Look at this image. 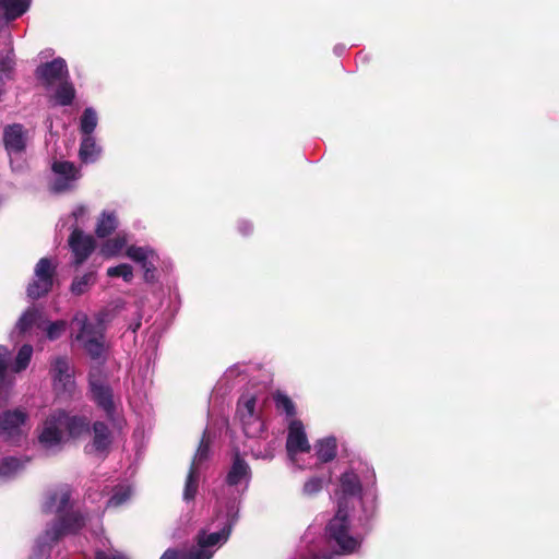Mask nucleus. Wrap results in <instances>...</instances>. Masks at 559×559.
I'll list each match as a JSON object with an SVG mask.
<instances>
[{"mask_svg":"<svg viewBox=\"0 0 559 559\" xmlns=\"http://www.w3.org/2000/svg\"><path fill=\"white\" fill-rule=\"evenodd\" d=\"M251 477L250 465L236 451L217 497L216 514L207 527L200 530L199 547L190 554L191 559H212L216 550L227 543L238 520L240 499L248 490Z\"/></svg>","mask_w":559,"mask_h":559,"instance_id":"nucleus-1","label":"nucleus"},{"mask_svg":"<svg viewBox=\"0 0 559 559\" xmlns=\"http://www.w3.org/2000/svg\"><path fill=\"white\" fill-rule=\"evenodd\" d=\"M43 510L47 514L56 515V519L36 539L29 559H46L60 538L78 533L86 524V516L73 508L71 489L66 485L47 493Z\"/></svg>","mask_w":559,"mask_h":559,"instance_id":"nucleus-2","label":"nucleus"},{"mask_svg":"<svg viewBox=\"0 0 559 559\" xmlns=\"http://www.w3.org/2000/svg\"><path fill=\"white\" fill-rule=\"evenodd\" d=\"M337 510L354 511L359 524L371 522L378 510L376 473L368 465L345 471L335 490Z\"/></svg>","mask_w":559,"mask_h":559,"instance_id":"nucleus-3","label":"nucleus"},{"mask_svg":"<svg viewBox=\"0 0 559 559\" xmlns=\"http://www.w3.org/2000/svg\"><path fill=\"white\" fill-rule=\"evenodd\" d=\"M90 429L86 416L64 409L52 411L39 428L38 442L47 451L59 449L66 438H79Z\"/></svg>","mask_w":559,"mask_h":559,"instance_id":"nucleus-4","label":"nucleus"},{"mask_svg":"<svg viewBox=\"0 0 559 559\" xmlns=\"http://www.w3.org/2000/svg\"><path fill=\"white\" fill-rule=\"evenodd\" d=\"M370 523L359 524L354 516V511L336 510L335 515L325 526L326 540L338 555L356 554L369 531Z\"/></svg>","mask_w":559,"mask_h":559,"instance_id":"nucleus-5","label":"nucleus"},{"mask_svg":"<svg viewBox=\"0 0 559 559\" xmlns=\"http://www.w3.org/2000/svg\"><path fill=\"white\" fill-rule=\"evenodd\" d=\"M80 331L75 340L81 344L90 357L94 360L104 361L107 350L105 342V323L103 317L75 318Z\"/></svg>","mask_w":559,"mask_h":559,"instance_id":"nucleus-6","label":"nucleus"},{"mask_svg":"<svg viewBox=\"0 0 559 559\" xmlns=\"http://www.w3.org/2000/svg\"><path fill=\"white\" fill-rule=\"evenodd\" d=\"M88 386L91 400L102 409L112 426L120 428L122 419L118 413V404L115 401L111 386L102 374V370L96 368L88 374Z\"/></svg>","mask_w":559,"mask_h":559,"instance_id":"nucleus-7","label":"nucleus"},{"mask_svg":"<svg viewBox=\"0 0 559 559\" xmlns=\"http://www.w3.org/2000/svg\"><path fill=\"white\" fill-rule=\"evenodd\" d=\"M66 326L67 324L63 320L50 322L44 319V317H21L11 333V338L14 340L16 336L22 335L38 338L46 337L53 341L62 335Z\"/></svg>","mask_w":559,"mask_h":559,"instance_id":"nucleus-8","label":"nucleus"},{"mask_svg":"<svg viewBox=\"0 0 559 559\" xmlns=\"http://www.w3.org/2000/svg\"><path fill=\"white\" fill-rule=\"evenodd\" d=\"M28 430V414L25 409H8L0 414V438L5 442L20 443Z\"/></svg>","mask_w":559,"mask_h":559,"instance_id":"nucleus-9","label":"nucleus"},{"mask_svg":"<svg viewBox=\"0 0 559 559\" xmlns=\"http://www.w3.org/2000/svg\"><path fill=\"white\" fill-rule=\"evenodd\" d=\"M58 262L50 258H41L36 263L33 278L26 288V295L31 300H36L51 290Z\"/></svg>","mask_w":559,"mask_h":559,"instance_id":"nucleus-10","label":"nucleus"},{"mask_svg":"<svg viewBox=\"0 0 559 559\" xmlns=\"http://www.w3.org/2000/svg\"><path fill=\"white\" fill-rule=\"evenodd\" d=\"M310 449L302 423L297 419L290 420L286 440V451L290 463L299 469L311 468V464L301 462V456L309 454Z\"/></svg>","mask_w":559,"mask_h":559,"instance_id":"nucleus-11","label":"nucleus"},{"mask_svg":"<svg viewBox=\"0 0 559 559\" xmlns=\"http://www.w3.org/2000/svg\"><path fill=\"white\" fill-rule=\"evenodd\" d=\"M50 374L53 390L59 399L68 400L76 396L74 371L66 357H57L51 362Z\"/></svg>","mask_w":559,"mask_h":559,"instance_id":"nucleus-12","label":"nucleus"},{"mask_svg":"<svg viewBox=\"0 0 559 559\" xmlns=\"http://www.w3.org/2000/svg\"><path fill=\"white\" fill-rule=\"evenodd\" d=\"M3 143L7 153L10 156L11 167L14 171L23 169L21 156L26 148L27 133L20 123H13L3 129Z\"/></svg>","mask_w":559,"mask_h":559,"instance_id":"nucleus-13","label":"nucleus"},{"mask_svg":"<svg viewBox=\"0 0 559 559\" xmlns=\"http://www.w3.org/2000/svg\"><path fill=\"white\" fill-rule=\"evenodd\" d=\"M210 457V437L204 431L199 448L193 456L183 489V500L191 501L198 492L200 471L204 462Z\"/></svg>","mask_w":559,"mask_h":559,"instance_id":"nucleus-14","label":"nucleus"},{"mask_svg":"<svg viewBox=\"0 0 559 559\" xmlns=\"http://www.w3.org/2000/svg\"><path fill=\"white\" fill-rule=\"evenodd\" d=\"M51 170L50 189L57 193L72 190L81 176L74 164L67 160H55Z\"/></svg>","mask_w":559,"mask_h":559,"instance_id":"nucleus-15","label":"nucleus"},{"mask_svg":"<svg viewBox=\"0 0 559 559\" xmlns=\"http://www.w3.org/2000/svg\"><path fill=\"white\" fill-rule=\"evenodd\" d=\"M36 74L47 87L53 86L68 78L67 63L64 59L56 58L51 62L38 67Z\"/></svg>","mask_w":559,"mask_h":559,"instance_id":"nucleus-16","label":"nucleus"},{"mask_svg":"<svg viewBox=\"0 0 559 559\" xmlns=\"http://www.w3.org/2000/svg\"><path fill=\"white\" fill-rule=\"evenodd\" d=\"M69 246L74 254L75 263L81 264L93 252L95 240L93 236L84 234L82 230H74L69 238Z\"/></svg>","mask_w":559,"mask_h":559,"instance_id":"nucleus-17","label":"nucleus"},{"mask_svg":"<svg viewBox=\"0 0 559 559\" xmlns=\"http://www.w3.org/2000/svg\"><path fill=\"white\" fill-rule=\"evenodd\" d=\"M266 395L262 392H245L237 404V416L262 413Z\"/></svg>","mask_w":559,"mask_h":559,"instance_id":"nucleus-18","label":"nucleus"},{"mask_svg":"<svg viewBox=\"0 0 559 559\" xmlns=\"http://www.w3.org/2000/svg\"><path fill=\"white\" fill-rule=\"evenodd\" d=\"M93 441H92V449L98 453L103 454L107 452L109 449L112 437L111 432L108 428V426L103 421H95L93 424Z\"/></svg>","mask_w":559,"mask_h":559,"instance_id":"nucleus-19","label":"nucleus"},{"mask_svg":"<svg viewBox=\"0 0 559 559\" xmlns=\"http://www.w3.org/2000/svg\"><path fill=\"white\" fill-rule=\"evenodd\" d=\"M91 216L90 209L84 204H78L71 213L61 219V227L68 226L72 231L81 230L86 226Z\"/></svg>","mask_w":559,"mask_h":559,"instance_id":"nucleus-20","label":"nucleus"},{"mask_svg":"<svg viewBox=\"0 0 559 559\" xmlns=\"http://www.w3.org/2000/svg\"><path fill=\"white\" fill-rule=\"evenodd\" d=\"M118 214L115 210H104L97 217L95 234L98 238L111 235L118 227Z\"/></svg>","mask_w":559,"mask_h":559,"instance_id":"nucleus-21","label":"nucleus"},{"mask_svg":"<svg viewBox=\"0 0 559 559\" xmlns=\"http://www.w3.org/2000/svg\"><path fill=\"white\" fill-rule=\"evenodd\" d=\"M242 430L248 438H260L264 432V419L262 413L238 416Z\"/></svg>","mask_w":559,"mask_h":559,"instance_id":"nucleus-22","label":"nucleus"},{"mask_svg":"<svg viewBox=\"0 0 559 559\" xmlns=\"http://www.w3.org/2000/svg\"><path fill=\"white\" fill-rule=\"evenodd\" d=\"M102 147L93 135H83L80 146V158L83 163H94L100 156Z\"/></svg>","mask_w":559,"mask_h":559,"instance_id":"nucleus-23","label":"nucleus"},{"mask_svg":"<svg viewBox=\"0 0 559 559\" xmlns=\"http://www.w3.org/2000/svg\"><path fill=\"white\" fill-rule=\"evenodd\" d=\"M32 0H0V8L8 20L22 16L29 9Z\"/></svg>","mask_w":559,"mask_h":559,"instance_id":"nucleus-24","label":"nucleus"},{"mask_svg":"<svg viewBox=\"0 0 559 559\" xmlns=\"http://www.w3.org/2000/svg\"><path fill=\"white\" fill-rule=\"evenodd\" d=\"M128 238L124 234H118L114 238L106 240L100 248V252L106 258H114L121 254L123 249L127 250Z\"/></svg>","mask_w":559,"mask_h":559,"instance_id":"nucleus-25","label":"nucleus"},{"mask_svg":"<svg viewBox=\"0 0 559 559\" xmlns=\"http://www.w3.org/2000/svg\"><path fill=\"white\" fill-rule=\"evenodd\" d=\"M316 454L321 462H330L336 456V439L325 437L314 444Z\"/></svg>","mask_w":559,"mask_h":559,"instance_id":"nucleus-26","label":"nucleus"},{"mask_svg":"<svg viewBox=\"0 0 559 559\" xmlns=\"http://www.w3.org/2000/svg\"><path fill=\"white\" fill-rule=\"evenodd\" d=\"M28 462L13 456L0 459V479L5 480L16 475Z\"/></svg>","mask_w":559,"mask_h":559,"instance_id":"nucleus-27","label":"nucleus"},{"mask_svg":"<svg viewBox=\"0 0 559 559\" xmlns=\"http://www.w3.org/2000/svg\"><path fill=\"white\" fill-rule=\"evenodd\" d=\"M126 255L139 265L143 264L146 260L157 259V253L150 246H129L126 250Z\"/></svg>","mask_w":559,"mask_h":559,"instance_id":"nucleus-28","label":"nucleus"},{"mask_svg":"<svg viewBox=\"0 0 559 559\" xmlns=\"http://www.w3.org/2000/svg\"><path fill=\"white\" fill-rule=\"evenodd\" d=\"M330 481V476L313 475L309 477L302 485L301 495L304 497L317 496Z\"/></svg>","mask_w":559,"mask_h":559,"instance_id":"nucleus-29","label":"nucleus"},{"mask_svg":"<svg viewBox=\"0 0 559 559\" xmlns=\"http://www.w3.org/2000/svg\"><path fill=\"white\" fill-rule=\"evenodd\" d=\"M273 401L276 407V411L281 414H284L287 418L294 419L296 415V406L292 399L282 391H276L273 394Z\"/></svg>","mask_w":559,"mask_h":559,"instance_id":"nucleus-30","label":"nucleus"},{"mask_svg":"<svg viewBox=\"0 0 559 559\" xmlns=\"http://www.w3.org/2000/svg\"><path fill=\"white\" fill-rule=\"evenodd\" d=\"M133 495V487L129 483L118 485L114 489L112 496L107 501L108 507H120L128 502Z\"/></svg>","mask_w":559,"mask_h":559,"instance_id":"nucleus-31","label":"nucleus"},{"mask_svg":"<svg viewBox=\"0 0 559 559\" xmlns=\"http://www.w3.org/2000/svg\"><path fill=\"white\" fill-rule=\"evenodd\" d=\"M96 282V275L94 272H87L82 276H78L71 284V293L73 295H82L90 289Z\"/></svg>","mask_w":559,"mask_h":559,"instance_id":"nucleus-32","label":"nucleus"},{"mask_svg":"<svg viewBox=\"0 0 559 559\" xmlns=\"http://www.w3.org/2000/svg\"><path fill=\"white\" fill-rule=\"evenodd\" d=\"M97 114L96 111L88 107L84 110L81 120H80V130L83 135H93L95 128L97 127Z\"/></svg>","mask_w":559,"mask_h":559,"instance_id":"nucleus-33","label":"nucleus"},{"mask_svg":"<svg viewBox=\"0 0 559 559\" xmlns=\"http://www.w3.org/2000/svg\"><path fill=\"white\" fill-rule=\"evenodd\" d=\"M58 84L59 86L55 94L57 104L62 106L70 105L75 95L73 85L69 83L67 79Z\"/></svg>","mask_w":559,"mask_h":559,"instance_id":"nucleus-34","label":"nucleus"},{"mask_svg":"<svg viewBox=\"0 0 559 559\" xmlns=\"http://www.w3.org/2000/svg\"><path fill=\"white\" fill-rule=\"evenodd\" d=\"M10 350L0 345V391L11 385V380L8 377V364L10 359Z\"/></svg>","mask_w":559,"mask_h":559,"instance_id":"nucleus-35","label":"nucleus"},{"mask_svg":"<svg viewBox=\"0 0 559 559\" xmlns=\"http://www.w3.org/2000/svg\"><path fill=\"white\" fill-rule=\"evenodd\" d=\"M33 355V347L28 344L23 345L20 350L17 352V355L15 357V360L12 366V370L14 372H20L27 368L31 358Z\"/></svg>","mask_w":559,"mask_h":559,"instance_id":"nucleus-36","label":"nucleus"},{"mask_svg":"<svg viewBox=\"0 0 559 559\" xmlns=\"http://www.w3.org/2000/svg\"><path fill=\"white\" fill-rule=\"evenodd\" d=\"M14 69V55L11 48L0 52V80L9 79Z\"/></svg>","mask_w":559,"mask_h":559,"instance_id":"nucleus-37","label":"nucleus"},{"mask_svg":"<svg viewBox=\"0 0 559 559\" xmlns=\"http://www.w3.org/2000/svg\"><path fill=\"white\" fill-rule=\"evenodd\" d=\"M107 275L109 277H121L124 282L130 283L133 280V267L130 264L122 263L109 267Z\"/></svg>","mask_w":559,"mask_h":559,"instance_id":"nucleus-38","label":"nucleus"},{"mask_svg":"<svg viewBox=\"0 0 559 559\" xmlns=\"http://www.w3.org/2000/svg\"><path fill=\"white\" fill-rule=\"evenodd\" d=\"M199 536H200V532L198 533L197 537H195V544L188 550L186 551H177L175 549H167L159 559H191L190 558V554L197 548L199 547Z\"/></svg>","mask_w":559,"mask_h":559,"instance_id":"nucleus-39","label":"nucleus"},{"mask_svg":"<svg viewBox=\"0 0 559 559\" xmlns=\"http://www.w3.org/2000/svg\"><path fill=\"white\" fill-rule=\"evenodd\" d=\"M157 261H158V258L150 259L140 265L141 269L143 270L145 282H154Z\"/></svg>","mask_w":559,"mask_h":559,"instance_id":"nucleus-40","label":"nucleus"},{"mask_svg":"<svg viewBox=\"0 0 559 559\" xmlns=\"http://www.w3.org/2000/svg\"><path fill=\"white\" fill-rule=\"evenodd\" d=\"M95 559H128L120 551L109 547L105 549H97L95 552Z\"/></svg>","mask_w":559,"mask_h":559,"instance_id":"nucleus-41","label":"nucleus"},{"mask_svg":"<svg viewBox=\"0 0 559 559\" xmlns=\"http://www.w3.org/2000/svg\"><path fill=\"white\" fill-rule=\"evenodd\" d=\"M245 372H246V366L243 364H236V365L229 367L225 371L224 378L229 380V379H233V378L240 376Z\"/></svg>","mask_w":559,"mask_h":559,"instance_id":"nucleus-42","label":"nucleus"},{"mask_svg":"<svg viewBox=\"0 0 559 559\" xmlns=\"http://www.w3.org/2000/svg\"><path fill=\"white\" fill-rule=\"evenodd\" d=\"M276 442L273 441L269 444L267 449H265L264 452L262 451H253L252 454L257 459H264V460H271L274 457V451H275Z\"/></svg>","mask_w":559,"mask_h":559,"instance_id":"nucleus-43","label":"nucleus"},{"mask_svg":"<svg viewBox=\"0 0 559 559\" xmlns=\"http://www.w3.org/2000/svg\"><path fill=\"white\" fill-rule=\"evenodd\" d=\"M239 230L243 235H248L252 230V225L249 222H240Z\"/></svg>","mask_w":559,"mask_h":559,"instance_id":"nucleus-44","label":"nucleus"},{"mask_svg":"<svg viewBox=\"0 0 559 559\" xmlns=\"http://www.w3.org/2000/svg\"><path fill=\"white\" fill-rule=\"evenodd\" d=\"M302 559H333V556L332 555H328V554H321V555H318V554H312L308 557H305Z\"/></svg>","mask_w":559,"mask_h":559,"instance_id":"nucleus-45","label":"nucleus"},{"mask_svg":"<svg viewBox=\"0 0 559 559\" xmlns=\"http://www.w3.org/2000/svg\"><path fill=\"white\" fill-rule=\"evenodd\" d=\"M140 325H141L140 322H138L135 325L131 324V328H132L133 332H135L136 329L140 328Z\"/></svg>","mask_w":559,"mask_h":559,"instance_id":"nucleus-46","label":"nucleus"},{"mask_svg":"<svg viewBox=\"0 0 559 559\" xmlns=\"http://www.w3.org/2000/svg\"><path fill=\"white\" fill-rule=\"evenodd\" d=\"M23 314L27 316V314H32V313L29 311H25Z\"/></svg>","mask_w":559,"mask_h":559,"instance_id":"nucleus-47","label":"nucleus"}]
</instances>
